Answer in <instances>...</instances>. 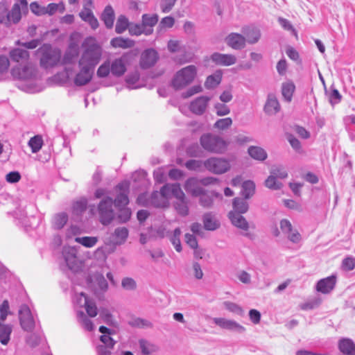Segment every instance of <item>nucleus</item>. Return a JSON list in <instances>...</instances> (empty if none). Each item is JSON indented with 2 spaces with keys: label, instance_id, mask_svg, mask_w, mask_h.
I'll return each mask as SVG.
<instances>
[{
  "label": "nucleus",
  "instance_id": "1",
  "mask_svg": "<svg viewBox=\"0 0 355 355\" xmlns=\"http://www.w3.org/2000/svg\"><path fill=\"white\" fill-rule=\"evenodd\" d=\"M36 53L40 57V66L42 69H52L61 62V51L51 44H44L36 51Z\"/></svg>",
  "mask_w": 355,
  "mask_h": 355
},
{
  "label": "nucleus",
  "instance_id": "2",
  "mask_svg": "<svg viewBox=\"0 0 355 355\" xmlns=\"http://www.w3.org/2000/svg\"><path fill=\"white\" fill-rule=\"evenodd\" d=\"M200 144L205 151L215 154H223L230 144L220 136L210 132L204 133L200 136Z\"/></svg>",
  "mask_w": 355,
  "mask_h": 355
},
{
  "label": "nucleus",
  "instance_id": "3",
  "mask_svg": "<svg viewBox=\"0 0 355 355\" xmlns=\"http://www.w3.org/2000/svg\"><path fill=\"white\" fill-rule=\"evenodd\" d=\"M78 322L89 331V297L83 292L77 293L73 299Z\"/></svg>",
  "mask_w": 355,
  "mask_h": 355
},
{
  "label": "nucleus",
  "instance_id": "4",
  "mask_svg": "<svg viewBox=\"0 0 355 355\" xmlns=\"http://www.w3.org/2000/svg\"><path fill=\"white\" fill-rule=\"evenodd\" d=\"M84 53L79 60L80 71L74 78V84L77 86H83L89 83V37H85L82 44Z\"/></svg>",
  "mask_w": 355,
  "mask_h": 355
},
{
  "label": "nucleus",
  "instance_id": "5",
  "mask_svg": "<svg viewBox=\"0 0 355 355\" xmlns=\"http://www.w3.org/2000/svg\"><path fill=\"white\" fill-rule=\"evenodd\" d=\"M197 74V68L194 65H189L178 71L174 75L171 84L175 90L184 88L193 82Z\"/></svg>",
  "mask_w": 355,
  "mask_h": 355
},
{
  "label": "nucleus",
  "instance_id": "6",
  "mask_svg": "<svg viewBox=\"0 0 355 355\" xmlns=\"http://www.w3.org/2000/svg\"><path fill=\"white\" fill-rule=\"evenodd\" d=\"M98 214L100 223L103 225H109L115 217L113 209V199L107 196L101 200L98 205Z\"/></svg>",
  "mask_w": 355,
  "mask_h": 355
},
{
  "label": "nucleus",
  "instance_id": "7",
  "mask_svg": "<svg viewBox=\"0 0 355 355\" xmlns=\"http://www.w3.org/2000/svg\"><path fill=\"white\" fill-rule=\"evenodd\" d=\"M62 256L68 268L74 272L82 271L85 263L77 257V250L73 247H64Z\"/></svg>",
  "mask_w": 355,
  "mask_h": 355
},
{
  "label": "nucleus",
  "instance_id": "8",
  "mask_svg": "<svg viewBox=\"0 0 355 355\" xmlns=\"http://www.w3.org/2000/svg\"><path fill=\"white\" fill-rule=\"evenodd\" d=\"M108 289V283L101 273L90 275V291L99 300L104 299L105 293Z\"/></svg>",
  "mask_w": 355,
  "mask_h": 355
},
{
  "label": "nucleus",
  "instance_id": "9",
  "mask_svg": "<svg viewBox=\"0 0 355 355\" xmlns=\"http://www.w3.org/2000/svg\"><path fill=\"white\" fill-rule=\"evenodd\" d=\"M204 167L209 172L214 174H223L230 168V162L221 157H212L207 159L203 162Z\"/></svg>",
  "mask_w": 355,
  "mask_h": 355
},
{
  "label": "nucleus",
  "instance_id": "10",
  "mask_svg": "<svg viewBox=\"0 0 355 355\" xmlns=\"http://www.w3.org/2000/svg\"><path fill=\"white\" fill-rule=\"evenodd\" d=\"M115 189L118 193L113 200V205L116 208L127 207L130 202L128 198L130 182L127 180L122 181L115 187Z\"/></svg>",
  "mask_w": 355,
  "mask_h": 355
},
{
  "label": "nucleus",
  "instance_id": "11",
  "mask_svg": "<svg viewBox=\"0 0 355 355\" xmlns=\"http://www.w3.org/2000/svg\"><path fill=\"white\" fill-rule=\"evenodd\" d=\"M37 68L31 63L21 67L17 66L12 68L11 75L15 79L30 80L35 78L37 76Z\"/></svg>",
  "mask_w": 355,
  "mask_h": 355
},
{
  "label": "nucleus",
  "instance_id": "12",
  "mask_svg": "<svg viewBox=\"0 0 355 355\" xmlns=\"http://www.w3.org/2000/svg\"><path fill=\"white\" fill-rule=\"evenodd\" d=\"M19 319L21 328L26 331H32L35 328V321L29 307L22 304L19 309Z\"/></svg>",
  "mask_w": 355,
  "mask_h": 355
},
{
  "label": "nucleus",
  "instance_id": "13",
  "mask_svg": "<svg viewBox=\"0 0 355 355\" xmlns=\"http://www.w3.org/2000/svg\"><path fill=\"white\" fill-rule=\"evenodd\" d=\"M159 59L158 52L153 48L145 49L141 54L139 66L142 69H148L155 65Z\"/></svg>",
  "mask_w": 355,
  "mask_h": 355
},
{
  "label": "nucleus",
  "instance_id": "14",
  "mask_svg": "<svg viewBox=\"0 0 355 355\" xmlns=\"http://www.w3.org/2000/svg\"><path fill=\"white\" fill-rule=\"evenodd\" d=\"M99 313L100 318L108 326L116 327H117V322L114 319L113 315L105 308L101 309L98 311L96 304L90 299V318H94Z\"/></svg>",
  "mask_w": 355,
  "mask_h": 355
},
{
  "label": "nucleus",
  "instance_id": "15",
  "mask_svg": "<svg viewBox=\"0 0 355 355\" xmlns=\"http://www.w3.org/2000/svg\"><path fill=\"white\" fill-rule=\"evenodd\" d=\"M213 321L214 324L224 329L235 331L239 334H242L245 331V328L243 326L232 320H228L223 318H214Z\"/></svg>",
  "mask_w": 355,
  "mask_h": 355
},
{
  "label": "nucleus",
  "instance_id": "16",
  "mask_svg": "<svg viewBox=\"0 0 355 355\" xmlns=\"http://www.w3.org/2000/svg\"><path fill=\"white\" fill-rule=\"evenodd\" d=\"M336 284V275H332L326 278L320 279L315 286L317 291L327 294L331 292L335 288Z\"/></svg>",
  "mask_w": 355,
  "mask_h": 355
},
{
  "label": "nucleus",
  "instance_id": "17",
  "mask_svg": "<svg viewBox=\"0 0 355 355\" xmlns=\"http://www.w3.org/2000/svg\"><path fill=\"white\" fill-rule=\"evenodd\" d=\"M210 97L201 96L191 102L190 111L197 115H202L206 110Z\"/></svg>",
  "mask_w": 355,
  "mask_h": 355
},
{
  "label": "nucleus",
  "instance_id": "18",
  "mask_svg": "<svg viewBox=\"0 0 355 355\" xmlns=\"http://www.w3.org/2000/svg\"><path fill=\"white\" fill-rule=\"evenodd\" d=\"M246 39L239 33H232L225 38L226 44L235 50H241L245 46Z\"/></svg>",
  "mask_w": 355,
  "mask_h": 355
},
{
  "label": "nucleus",
  "instance_id": "19",
  "mask_svg": "<svg viewBox=\"0 0 355 355\" xmlns=\"http://www.w3.org/2000/svg\"><path fill=\"white\" fill-rule=\"evenodd\" d=\"M211 60L216 64L230 66L236 62V58L232 54L214 53L211 56Z\"/></svg>",
  "mask_w": 355,
  "mask_h": 355
},
{
  "label": "nucleus",
  "instance_id": "20",
  "mask_svg": "<svg viewBox=\"0 0 355 355\" xmlns=\"http://www.w3.org/2000/svg\"><path fill=\"white\" fill-rule=\"evenodd\" d=\"M199 197V203L204 208H210L214 202V198H222V196L214 191H209L203 189Z\"/></svg>",
  "mask_w": 355,
  "mask_h": 355
},
{
  "label": "nucleus",
  "instance_id": "21",
  "mask_svg": "<svg viewBox=\"0 0 355 355\" xmlns=\"http://www.w3.org/2000/svg\"><path fill=\"white\" fill-rule=\"evenodd\" d=\"M242 214L230 211L228 214V217L234 226L243 231H248L249 230V223Z\"/></svg>",
  "mask_w": 355,
  "mask_h": 355
},
{
  "label": "nucleus",
  "instance_id": "22",
  "mask_svg": "<svg viewBox=\"0 0 355 355\" xmlns=\"http://www.w3.org/2000/svg\"><path fill=\"white\" fill-rule=\"evenodd\" d=\"M338 348L343 355H355V343L349 338H341L338 342Z\"/></svg>",
  "mask_w": 355,
  "mask_h": 355
},
{
  "label": "nucleus",
  "instance_id": "23",
  "mask_svg": "<svg viewBox=\"0 0 355 355\" xmlns=\"http://www.w3.org/2000/svg\"><path fill=\"white\" fill-rule=\"evenodd\" d=\"M111 73L116 77H121L126 71L125 58L122 56L112 61L110 64Z\"/></svg>",
  "mask_w": 355,
  "mask_h": 355
},
{
  "label": "nucleus",
  "instance_id": "24",
  "mask_svg": "<svg viewBox=\"0 0 355 355\" xmlns=\"http://www.w3.org/2000/svg\"><path fill=\"white\" fill-rule=\"evenodd\" d=\"M280 110L279 103L276 96L272 94L268 95L266 103L264 105V111L268 114H275Z\"/></svg>",
  "mask_w": 355,
  "mask_h": 355
},
{
  "label": "nucleus",
  "instance_id": "25",
  "mask_svg": "<svg viewBox=\"0 0 355 355\" xmlns=\"http://www.w3.org/2000/svg\"><path fill=\"white\" fill-rule=\"evenodd\" d=\"M184 189L186 191L194 197H198L204 189L199 186L198 180L195 178H190L184 183Z\"/></svg>",
  "mask_w": 355,
  "mask_h": 355
},
{
  "label": "nucleus",
  "instance_id": "26",
  "mask_svg": "<svg viewBox=\"0 0 355 355\" xmlns=\"http://www.w3.org/2000/svg\"><path fill=\"white\" fill-rule=\"evenodd\" d=\"M69 216L66 212L62 211L55 214L51 219L52 228L55 230L62 229L67 224Z\"/></svg>",
  "mask_w": 355,
  "mask_h": 355
},
{
  "label": "nucleus",
  "instance_id": "27",
  "mask_svg": "<svg viewBox=\"0 0 355 355\" xmlns=\"http://www.w3.org/2000/svg\"><path fill=\"white\" fill-rule=\"evenodd\" d=\"M204 228L209 231H214L219 228L220 222L211 212L205 213L202 216Z\"/></svg>",
  "mask_w": 355,
  "mask_h": 355
},
{
  "label": "nucleus",
  "instance_id": "28",
  "mask_svg": "<svg viewBox=\"0 0 355 355\" xmlns=\"http://www.w3.org/2000/svg\"><path fill=\"white\" fill-rule=\"evenodd\" d=\"M223 73L221 70H216L213 74L208 76L205 82V87L212 89L220 85L222 80Z\"/></svg>",
  "mask_w": 355,
  "mask_h": 355
},
{
  "label": "nucleus",
  "instance_id": "29",
  "mask_svg": "<svg viewBox=\"0 0 355 355\" xmlns=\"http://www.w3.org/2000/svg\"><path fill=\"white\" fill-rule=\"evenodd\" d=\"M10 58L13 62H24L29 59V52L20 48H15L9 53Z\"/></svg>",
  "mask_w": 355,
  "mask_h": 355
},
{
  "label": "nucleus",
  "instance_id": "30",
  "mask_svg": "<svg viewBox=\"0 0 355 355\" xmlns=\"http://www.w3.org/2000/svg\"><path fill=\"white\" fill-rule=\"evenodd\" d=\"M115 19L114 11L110 5L107 6L101 14V19L104 22L107 28H112Z\"/></svg>",
  "mask_w": 355,
  "mask_h": 355
},
{
  "label": "nucleus",
  "instance_id": "31",
  "mask_svg": "<svg viewBox=\"0 0 355 355\" xmlns=\"http://www.w3.org/2000/svg\"><path fill=\"white\" fill-rule=\"evenodd\" d=\"M6 22L17 24L21 18V8L19 3H15L10 11L6 13Z\"/></svg>",
  "mask_w": 355,
  "mask_h": 355
},
{
  "label": "nucleus",
  "instance_id": "32",
  "mask_svg": "<svg viewBox=\"0 0 355 355\" xmlns=\"http://www.w3.org/2000/svg\"><path fill=\"white\" fill-rule=\"evenodd\" d=\"M295 91V85L293 81L288 80L282 83V94L286 102L290 103L292 101Z\"/></svg>",
  "mask_w": 355,
  "mask_h": 355
},
{
  "label": "nucleus",
  "instance_id": "33",
  "mask_svg": "<svg viewBox=\"0 0 355 355\" xmlns=\"http://www.w3.org/2000/svg\"><path fill=\"white\" fill-rule=\"evenodd\" d=\"M3 322L4 321H0V343L3 345H6L10 340L12 326L3 324Z\"/></svg>",
  "mask_w": 355,
  "mask_h": 355
},
{
  "label": "nucleus",
  "instance_id": "34",
  "mask_svg": "<svg viewBox=\"0 0 355 355\" xmlns=\"http://www.w3.org/2000/svg\"><path fill=\"white\" fill-rule=\"evenodd\" d=\"M249 155L254 159L264 161L268 157L266 151L260 146H251L248 149Z\"/></svg>",
  "mask_w": 355,
  "mask_h": 355
},
{
  "label": "nucleus",
  "instance_id": "35",
  "mask_svg": "<svg viewBox=\"0 0 355 355\" xmlns=\"http://www.w3.org/2000/svg\"><path fill=\"white\" fill-rule=\"evenodd\" d=\"M110 44L114 48L128 49L132 47L135 42L129 38L116 37L111 40Z\"/></svg>",
  "mask_w": 355,
  "mask_h": 355
},
{
  "label": "nucleus",
  "instance_id": "36",
  "mask_svg": "<svg viewBox=\"0 0 355 355\" xmlns=\"http://www.w3.org/2000/svg\"><path fill=\"white\" fill-rule=\"evenodd\" d=\"M247 199L241 198H235L233 200L232 205L234 208V211L236 213L239 214H245L248 211L249 209V205Z\"/></svg>",
  "mask_w": 355,
  "mask_h": 355
},
{
  "label": "nucleus",
  "instance_id": "37",
  "mask_svg": "<svg viewBox=\"0 0 355 355\" xmlns=\"http://www.w3.org/2000/svg\"><path fill=\"white\" fill-rule=\"evenodd\" d=\"M139 344L143 355H150L159 350V347L156 345L150 343L144 339H140Z\"/></svg>",
  "mask_w": 355,
  "mask_h": 355
},
{
  "label": "nucleus",
  "instance_id": "38",
  "mask_svg": "<svg viewBox=\"0 0 355 355\" xmlns=\"http://www.w3.org/2000/svg\"><path fill=\"white\" fill-rule=\"evenodd\" d=\"M149 202L155 207H164L166 206L167 201L164 200L159 191H154L150 194Z\"/></svg>",
  "mask_w": 355,
  "mask_h": 355
},
{
  "label": "nucleus",
  "instance_id": "39",
  "mask_svg": "<svg viewBox=\"0 0 355 355\" xmlns=\"http://www.w3.org/2000/svg\"><path fill=\"white\" fill-rule=\"evenodd\" d=\"M79 49L75 47H73V46H69L66 51L64 57L62 60V64H71L72 63L78 55Z\"/></svg>",
  "mask_w": 355,
  "mask_h": 355
},
{
  "label": "nucleus",
  "instance_id": "40",
  "mask_svg": "<svg viewBox=\"0 0 355 355\" xmlns=\"http://www.w3.org/2000/svg\"><path fill=\"white\" fill-rule=\"evenodd\" d=\"M255 191V184L251 180H247L243 182L241 193L245 199H248L252 196Z\"/></svg>",
  "mask_w": 355,
  "mask_h": 355
},
{
  "label": "nucleus",
  "instance_id": "41",
  "mask_svg": "<svg viewBox=\"0 0 355 355\" xmlns=\"http://www.w3.org/2000/svg\"><path fill=\"white\" fill-rule=\"evenodd\" d=\"M153 31V28H145L143 24H135L130 27L129 32L132 35H140L141 34H145L146 35H150Z\"/></svg>",
  "mask_w": 355,
  "mask_h": 355
},
{
  "label": "nucleus",
  "instance_id": "42",
  "mask_svg": "<svg viewBox=\"0 0 355 355\" xmlns=\"http://www.w3.org/2000/svg\"><path fill=\"white\" fill-rule=\"evenodd\" d=\"M243 32L246 35L247 41L250 44L257 43L261 37L259 30L255 28H248L244 29Z\"/></svg>",
  "mask_w": 355,
  "mask_h": 355
},
{
  "label": "nucleus",
  "instance_id": "43",
  "mask_svg": "<svg viewBox=\"0 0 355 355\" xmlns=\"http://www.w3.org/2000/svg\"><path fill=\"white\" fill-rule=\"evenodd\" d=\"M181 230L180 227L175 228L173 233L170 235V241L174 246L175 250L178 252H180L182 250V245L180 242V235H181Z\"/></svg>",
  "mask_w": 355,
  "mask_h": 355
},
{
  "label": "nucleus",
  "instance_id": "44",
  "mask_svg": "<svg viewBox=\"0 0 355 355\" xmlns=\"http://www.w3.org/2000/svg\"><path fill=\"white\" fill-rule=\"evenodd\" d=\"M329 90L330 92L328 94L329 103L332 106H334L335 105H337L339 103H340L343 96L334 85H331Z\"/></svg>",
  "mask_w": 355,
  "mask_h": 355
},
{
  "label": "nucleus",
  "instance_id": "45",
  "mask_svg": "<svg viewBox=\"0 0 355 355\" xmlns=\"http://www.w3.org/2000/svg\"><path fill=\"white\" fill-rule=\"evenodd\" d=\"M95 38L90 36V62L93 60L98 61L101 57V48L94 44Z\"/></svg>",
  "mask_w": 355,
  "mask_h": 355
},
{
  "label": "nucleus",
  "instance_id": "46",
  "mask_svg": "<svg viewBox=\"0 0 355 355\" xmlns=\"http://www.w3.org/2000/svg\"><path fill=\"white\" fill-rule=\"evenodd\" d=\"M174 207L178 213L182 216H186L189 214V207L186 198L178 200L174 203Z\"/></svg>",
  "mask_w": 355,
  "mask_h": 355
},
{
  "label": "nucleus",
  "instance_id": "47",
  "mask_svg": "<svg viewBox=\"0 0 355 355\" xmlns=\"http://www.w3.org/2000/svg\"><path fill=\"white\" fill-rule=\"evenodd\" d=\"M87 207V200L86 198H81L73 202L72 206V212L73 214L80 215L85 211Z\"/></svg>",
  "mask_w": 355,
  "mask_h": 355
},
{
  "label": "nucleus",
  "instance_id": "48",
  "mask_svg": "<svg viewBox=\"0 0 355 355\" xmlns=\"http://www.w3.org/2000/svg\"><path fill=\"white\" fill-rule=\"evenodd\" d=\"M128 26L129 21L128 18L125 15H121L116 21L115 32L118 34H121L128 28Z\"/></svg>",
  "mask_w": 355,
  "mask_h": 355
},
{
  "label": "nucleus",
  "instance_id": "49",
  "mask_svg": "<svg viewBox=\"0 0 355 355\" xmlns=\"http://www.w3.org/2000/svg\"><path fill=\"white\" fill-rule=\"evenodd\" d=\"M118 210L117 218L120 223L128 222L131 217V210L127 207L116 208Z\"/></svg>",
  "mask_w": 355,
  "mask_h": 355
},
{
  "label": "nucleus",
  "instance_id": "50",
  "mask_svg": "<svg viewBox=\"0 0 355 355\" xmlns=\"http://www.w3.org/2000/svg\"><path fill=\"white\" fill-rule=\"evenodd\" d=\"M43 140L41 136L36 135L31 137L28 141V146L33 153H37L42 147Z\"/></svg>",
  "mask_w": 355,
  "mask_h": 355
},
{
  "label": "nucleus",
  "instance_id": "51",
  "mask_svg": "<svg viewBox=\"0 0 355 355\" xmlns=\"http://www.w3.org/2000/svg\"><path fill=\"white\" fill-rule=\"evenodd\" d=\"M157 21L158 16L157 14H144L142 15V24L145 28H153V27L157 24Z\"/></svg>",
  "mask_w": 355,
  "mask_h": 355
},
{
  "label": "nucleus",
  "instance_id": "52",
  "mask_svg": "<svg viewBox=\"0 0 355 355\" xmlns=\"http://www.w3.org/2000/svg\"><path fill=\"white\" fill-rule=\"evenodd\" d=\"M128 324L132 327L137 328H152L153 326L151 322L141 318H135L130 320Z\"/></svg>",
  "mask_w": 355,
  "mask_h": 355
},
{
  "label": "nucleus",
  "instance_id": "53",
  "mask_svg": "<svg viewBox=\"0 0 355 355\" xmlns=\"http://www.w3.org/2000/svg\"><path fill=\"white\" fill-rule=\"evenodd\" d=\"M274 175H270L265 181V185L270 189L279 190L283 187V184L277 180Z\"/></svg>",
  "mask_w": 355,
  "mask_h": 355
},
{
  "label": "nucleus",
  "instance_id": "54",
  "mask_svg": "<svg viewBox=\"0 0 355 355\" xmlns=\"http://www.w3.org/2000/svg\"><path fill=\"white\" fill-rule=\"evenodd\" d=\"M140 78V75L137 71L129 73L125 78V82L128 85L129 89H137L140 87L136 84L138 83Z\"/></svg>",
  "mask_w": 355,
  "mask_h": 355
},
{
  "label": "nucleus",
  "instance_id": "55",
  "mask_svg": "<svg viewBox=\"0 0 355 355\" xmlns=\"http://www.w3.org/2000/svg\"><path fill=\"white\" fill-rule=\"evenodd\" d=\"M204 161L197 159H189L186 162L185 166L189 171H202Z\"/></svg>",
  "mask_w": 355,
  "mask_h": 355
},
{
  "label": "nucleus",
  "instance_id": "56",
  "mask_svg": "<svg viewBox=\"0 0 355 355\" xmlns=\"http://www.w3.org/2000/svg\"><path fill=\"white\" fill-rule=\"evenodd\" d=\"M10 66L9 59L5 55H0V81L5 80Z\"/></svg>",
  "mask_w": 355,
  "mask_h": 355
},
{
  "label": "nucleus",
  "instance_id": "57",
  "mask_svg": "<svg viewBox=\"0 0 355 355\" xmlns=\"http://www.w3.org/2000/svg\"><path fill=\"white\" fill-rule=\"evenodd\" d=\"M271 175L279 179H285L288 177V172L282 165L273 166L270 171Z\"/></svg>",
  "mask_w": 355,
  "mask_h": 355
},
{
  "label": "nucleus",
  "instance_id": "58",
  "mask_svg": "<svg viewBox=\"0 0 355 355\" xmlns=\"http://www.w3.org/2000/svg\"><path fill=\"white\" fill-rule=\"evenodd\" d=\"M224 306L225 309L229 311L236 313L240 316H243L244 314V311L242 307L236 303L232 302H225Z\"/></svg>",
  "mask_w": 355,
  "mask_h": 355
},
{
  "label": "nucleus",
  "instance_id": "59",
  "mask_svg": "<svg viewBox=\"0 0 355 355\" xmlns=\"http://www.w3.org/2000/svg\"><path fill=\"white\" fill-rule=\"evenodd\" d=\"M232 124V119L230 117H227V118L220 119L217 120L215 122L214 127L215 128H217V129H219L221 130H224L225 129H227L229 127H230Z\"/></svg>",
  "mask_w": 355,
  "mask_h": 355
},
{
  "label": "nucleus",
  "instance_id": "60",
  "mask_svg": "<svg viewBox=\"0 0 355 355\" xmlns=\"http://www.w3.org/2000/svg\"><path fill=\"white\" fill-rule=\"evenodd\" d=\"M121 286L126 291H134L137 288V283L131 277H124L121 281Z\"/></svg>",
  "mask_w": 355,
  "mask_h": 355
},
{
  "label": "nucleus",
  "instance_id": "61",
  "mask_svg": "<svg viewBox=\"0 0 355 355\" xmlns=\"http://www.w3.org/2000/svg\"><path fill=\"white\" fill-rule=\"evenodd\" d=\"M171 191L172 192V196L175 197L177 200L183 199L185 198V195L182 190L180 184H171Z\"/></svg>",
  "mask_w": 355,
  "mask_h": 355
},
{
  "label": "nucleus",
  "instance_id": "62",
  "mask_svg": "<svg viewBox=\"0 0 355 355\" xmlns=\"http://www.w3.org/2000/svg\"><path fill=\"white\" fill-rule=\"evenodd\" d=\"M114 236L120 241V243H123L128 236V230L126 227H117L114 230Z\"/></svg>",
  "mask_w": 355,
  "mask_h": 355
},
{
  "label": "nucleus",
  "instance_id": "63",
  "mask_svg": "<svg viewBox=\"0 0 355 355\" xmlns=\"http://www.w3.org/2000/svg\"><path fill=\"white\" fill-rule=\"evenodd\" d=\"M176 1L177 0H162L160 3L162 12L164 13L169 12L175 4Z\"/></svg>",
  "mask_w": 355,
  "mask_h": 355
},
{
  "label": "nucleus",
  "instance_id": "64",
  "mask_svg": "<svg viewBox=\"0 0 355 355\" xmlns=\"http://www.w3.org/2000/svg\"><path fill=\"white\" fill-rule=\"evenodd\" d=\"M342 267L347 271H351L355 268V259L353 257L345 258L342 261Z\"/></svg>",
  "mask_w": 355,
  "mask_h": 355
}]
</instances>
